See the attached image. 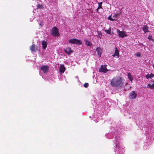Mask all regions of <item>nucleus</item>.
<instances>
[{"label": "nucleus", "mask_w": 154, "mask_h": 154, "mask_svg": "<svg viewBox=\"0 0 154 154\" xmlns=\"http://www.w3.org/2000/svg\"><path fill=\"white\" fill-rule=\"evenodd\" d=\"M115 126L116 125H114L111 128L109 132L106 134V136L109 139H114L112 141L115 144V154H123L125 149L121 143V134L122 132L126 130V129L122 125Z\"/></svg>", "instance_id": "f257e3e1"}, {"label": "nucleus", "mask_w": 154, "mask_h": 154, "mask_svg": "<svg viewBox=\"0 0 154 154\" xmlns=\"http://www.w3.org/2000/svg\"><path fill=\"white\" fill-rule=\"evenodd\" d=\"M104 106V103H103L102 102H99L98 103L96 104L94 109L96 113H97V115H94V118L98 119L99 118V115L103 114V111L106 108ZM99 116H100V115Z\"/></svg>", "instance_id": "f03ea898"}, {"label": "nucleus", "mask_w": 154, "mask_h": 154, "mask_svg": "<svg viewBox=\"0 0 154 154\" xmlns=\"http://www.w3.org/2000/svg\"><path fill=\"white\" fill-rule=\"evenodd\" d=\"M111 83L112 86L117 88L122 87L124 85L123 79L119 76H117L113 79Z\"/></svg>", "instance_id": "7ed1b4c3"}, {"label": "nucleus", "mask_w": 154, "mask_h": 154, "mask_svg": "<svg viewBox=\"0 0 154 154\" xmlns=\"http://www.w3.org/2000/svg\"><path fill=\"white\" fill-rule=\"evenodd\" d=\"M50 33L54 37H58L60 35L59 29L56 27H53L50 30Z\"/></svg>", "instance_id": "20e7f679"}, {"label": "nucleus", "mask_w": 154, "mask_h": 154, "mask_svg": "<svg viewBox=\"0 0 154 154\" xmlns=\"http://www.w3.org/2000/svg\"><path fill=\"white\" fill-rule=\"evenodd\" d=\"M68 42L71 44L79 45H82V43L80 40L75 38H71L69 40Z\"/></svg>", "instance_id": "39448f33"}, {"label": "nucleus", "mask_w": 154, "mask_h": 154, "mask_svg": "<svg viewBox=\"0 0 154 154\" xmlns=\"http://www.w3.org/2000/svg\"><path fill=\"white\" fill-rule=\"evenodd\" d=\"M117 32L118 35L120 37L123 38L127 36V33L125 31H121L118 29L117 31Z\"/></svg>", "instance_id": "423d86ee"}, {"label": "nucleus", "mask_w": 154, "mask_h": 154, "mask_svg": "<svg viewBox=\"0 0 154 154\" xmlns=\"http://www.w3.org/2000/svg\"><path fill=\"white\" fill-rule=\"evenodd\" d=\"M137 94L135 91H132L129 94V98L130 100L134 99L137 97Z\"/></svg>", "instance_id": "0eeeda50"}, {"label": "nucleus", "mask_w": 154, "mask_h": 154, "mask_svg": "<svg viewBox=\"0 0 154 154\" xmlns=\"http://www.w3.org/2000/svg\"><path fill=\"white\" fill-rule=\"evenodd\" d=\"M41 70L39 72L40 75H41V71H42L44 73H47L49 70V67L46 65L42 66L41 68Z\"/></svg>", "instance_id": "6e6552de"}, {"label": "nucleus", "mask_w": 154, "mask_h": 154, "mask_svg": "<svg viewBox=\"0 0 154 154\" xmlns=\"http://www.w3.org/2000/svg\"><path fill=\"white\" fill-rule=\"evenodd\" d=\"M109 70L107 69L106 66L101 65L100 68L99 69V71L100 72L106 73Z\"/></svg>", "instance_id": "1a4fd4ad"}, {"label": "nucleus", "mask_w": 154, "mask_h": 154, "mask_svg": "<svg viewBox=\"0 0 154 154\" xmlns=\"http://www.w3.org/2000/svg\"><path fill=\"white\" fill-rule=\"evenodd\" d=\"M113 29H112L111 27L109 28L108 30L104 29L103 30L108 34L112 35L114 34V32L113 31Z\"/></svg>", "instance_id": "9d476101"}, {"label": "nucleus", "mask_w": 154, "mask_h": 154, "mask_svg": "<svg viewBox=\"0 0 154 154\" xmlns=\"http://www.w3.org/2000/svg\"><path fill=\"white\" fill-rule=\"evenodd\" d=\"M64 51L66 53L69 54H70L73 52V51L71 50V48L70 47L65 48Z\"/></svg>", "instance_id": "9b49d317"}, {"label": "nucleus", "mask_w": 154, "mask_h": 154, "mask_svg": "<svg viewBox=\"0 0 154 154\" xmlns=\"http://www.w3.org/2000/svg\"><path fill=\"white\" fill-rule=\"evenodd\" d=\"M120 16V13H118L114 15L112 17V18L113 20H114V21H118V20L119 19V17Z\"/></svg>", "instance_id": "f8f14e48"}, {"label": "nucleus", "mask_w": 154, "mask_h": 154, "mask_svg": "<svg viewBox=\"0 0 154 154\" xmlns=\"http://www.w3.org/2000/svg\"><path fill=\"white\" fill-rule=\"evenodd\" d=\"M96 51L98 53V56L99 57H100L102 53V49L100 47H98L97 48Z\"/></svg>", "instance_id": "ddd939ff"}, {"label": "nucleus", "mask_w": 154, "mask_h": 154, "mask_svg": "<svg viewBox=\"0 0 154 154\" xmlns=\"http://www.w3.org/2000/svg\"><path fill=\"white\" fill-rule=\"evenodd\" d=\"M65 70L66 68L64 67V65H60L59 69V71L61 73H63L65 71Z\"/></svg>", "instance_id": "4468645a"}, {"label": "nucleus", "mask_w": 154, "mask_h": 154, "mask_svg": "<svg viewBox=\"0 0 154 154\" xmlns=\"http://www.w3.org/2000/svg\"><path fill=\"white\" fill-rule=\"evenodd\" d=\"M112 56L113 57H116V56H117L118 58L119 57V52L116 48L115 53Z\"/></svg>", "instance_id": "2eb2a0df"}, {"label": "nucleus", "mask_w": 154, "mask_h": 154, "mask_svg": "<svg viewBox=\"0 0 154 154\" xmlns=\"http://www.w3.org/2000/svg\"><path fill=\"white\" fill-rule=\"evenodd\" d=\"M42 48L44 49H45L47 47V42L45 40L42 41Z\"/></svg>", "instance_id": "dca6fc26"}, {"label": "nucleus", "mask_w": 154, "mask_h": 154, "mask_svg": "<svg viewBox=\"0 0 154 154\" xmlns=\"http://www.w3.org/2000/svg\"><path fill=\"white\" fill-rule=\"evenodd\" d=\"M142 29L145 33L149 32L148 30V27L146 25H143L142 27Z\"/></svg>", "instance_id": "f3484780"}, {"label": "nucleus", "mask_w": 154, "mask_h": 154, "mask_svg": "<svg viewBox=\"0 0 154 154\" xmlns=\"http://www.w3.org/2000/svg\"><path fill=\"white\" fill-rule=\"evenodd\" d=\"M30 50L32 52H35L36 50L37 49V48H36L35 46L34 45H32L31 46L30 48Z\"/></svg>", "instance_id": "a211bd4d"}, {"label": "nucleus", "mask_w": 154, "mask_h": 154, "mask_svg": "<svg viewBox=\"0 0 154 154\" xmlns=\"http://www.w3.org/2000/svg\"><path fill=\"white\" fill-rule=\"evenodd\" d=\"M153 77H154V74L152 73H151L150 74H148L146 75V78L147 79H152Z\"/></svg>", "instance_id": "6ab92c4d"}, {"label": "nucleus", "mask_w": 154, "mask_h": 154, "mask_svg": "<svg viewBox=\"0 0 154 154\" xmlns=\"http://www.w3.org/2000/svg\"><path fill=\"white\" fill-rule=\"evenodd\" d=\"M127 76H128V78L129 80L131 82L133 80V77H132L130 73H128Z\"/></svg>", "instance_id": "aec40b11"}, {"label": "nucleus", "mask_w": 154, "mask_h": 154, "mask_svg": "<svg viewBox=\"0 0 154 154\" xmlns=\"http://www.w3.org/2000/svg\"><path fill=\"white\" fill-rule=\"evenodd\" d=\"M85 44L87 46H91V43L90 41L87 40H85Z\"/></svg>", "instance_id": "412c9836"}, {"label": "nucleus", "mask_w": 154, "mask_h": 154, "mask_svg": "<svg viewBox=\"0 0 154 154\" xmlns=\"http://www.w3.org/2000/svg\"><path fill=\"white\" fill-rule=\"evenodd\" d=\"M102 2L98 3V7L97 9V12H98V10L100 9H102Z\"/></svg>", "instance_id": "4be33fe9"}, {"label": "nucleus", "mask_w": 154, "mask_h": 154, "mask_svg": "<svg viewBox=\"0 0 154 154\" xmlns=\"http://www.w3.org/2000/svg\"><path fill=\"white\" fill-rule=\"evenodd\" d=\"M99 99H102L104 96V94L102 92L98 95Z\"/></svg>", "instance_id": "5701e85b"}, {"label": "nucleus", "mask_w": 154, "mask_h": 154, "mask_svg": "<svg viewBox=\"0 0 154 154\" xmlns=\"http://www.w3.org/2000/svg\"><path fill=\"white\" fill-rule=\"evenodd\" d=\"M147 88H149L151 89H154V84H152V85L149 84L147 85Z\"/></svg>", "instance_id": "b1692460"}, {"label": "nucleus", "mask_w": 154, "mask_h": 154, "mask_svg": "<svg viewBox=\"0 0 154 154\" xmlns=\"http://www.w3.org/2000/svg\"><path fill=\"white\" fill-rule=\"evenodd\" d=\"M57 0H50V2L53 4H55L57 3Z\"/></svg>", "instance_id": "393cba45"}, {"label": "nucleus", "mask_w": 154, "mask_h": 154, "mask_svg": "<svg viewBox=\"0 0 154 154\" xmlns=\"http://www.w3.org/2000/svg\"><path fill=\"white\" fill-rule=\"evenodd\" d=\"M108 20L112 21H114V20H113V19L112 17V15L109 16V17H108Z\"/></svg>", "instance_id": "a878e982"}, {"label": "nucleus", "mask_w": 154, "mask_h": 154, "mask_svg": "<svg viewBox=\"0 0 154 154\" xmlns=\"http://www.w3.org/2000/svg\"><path fill=\"white\" fill-rule=\"evenodd\" d=\"M43 6L42 5H38L37 8L38 9H43Z\"/></svg>", "instance_id": "bb28decb"}, {"label": "nucleus", "mask_w": 154, "mask_h": 154, "mask_svg": "<svg viewBox=\"0 0 154 154\" xmlns=\"http://www.w3.org/2000/svg\"><path fill=\"white\" fill-rule=\"evenodd\" d=\"M148 39H149V40L151 41H153L154 40L152 38V36L150 35H149L148 38Z\"/></svg>", "instance_id": "cd10ccee"}, {"label": "nucleus", "mask_w": 154, "mask_h": 154, "mask_svg": "<svg viewBox=\"0 0 154 154\" xmlns=\"http://www.w3.org/2000/svg\"><path fill=\"white\" fill-rule=\"evenodd\" d=\"M38 24H39V25L41 27L43 26H44L43 22L42 21H41L40 22V23H38Z\"/></svg>", "instance_id": "c85d7f7f"}, {"label": "nucleus", "mask_w": 154, "mask_h": 154, "mask_svg": "<svg viewBox=\"0 0 154 154\" xmlns=\"http://www.w3.org/2000/svg\"><path fill=\"white\" fill-rule=\"evenodd\" d=\"M88 85H89L88 83H85L84 84V86L85 88H87L88 87Z\"/></svg>", "instance_id": "c756f323"}, {"label": "nucleus", "mask_w": 154, "mask_h": 154, "mask_svg": "<svg viewBox=\"0 0 154 154\" xmlns=\"http://www.w3.org/2000/svg\"><path fill=\"white\" fill-rule=\"evenodd\" d=\"M135 55L137 57L140 56V54L139 52H137L135 54Z\"/></svg>", "instance_id": "7c9ffc66"}, {"label": "nucleus", "mask_w": 154, "mask_h": 154, "mask_svg": "<svg viewBox=\"0 0 154 154\" xmlns=\"http://www.w3.org/2000/svg\"><path fill=\"white\" fill-rule=\"evenodd\" d=\"M97 33L98 34L100 35H101V34H102V33H101V31H97Z\"/></svg>", "instance_id": "2f4dec72"}, {"label": "nucleus", "mask_w": 154, "mask_h": 154, "mask_svg": "<svg viewBox=\"0 0 154 154\" xmlns=\"http://www.w3.org/2000/svg\"><path fill=\"white\" fill-rule=\"evenodd\" d=\"M99 37L100 38H101V37H102V34H101V35H100V36Z\"/></svg>", "instance_id": "473e14b6"}, {"label": "nucleus", "mask_w": 154, "mask_h": 154, "mask_svg": "<svg viewBox=\"0 0 154 154\" xmlns=\"http://www.w3.org/2000/svg\"><path fill=\"white\" fill-rule=\"evenodd\" d=\"M75 78L76 79H78V76H76L75 77Z\"/></svg>", "instance_id": "72a5a7b5"}, {"label": "nucleus", "mask_w": 154, "mask_h": 154, "mask_svg": "<svg viewBox=\"0 0 154 154\" xmlns=\"http://www.w3.org/2000/svg\"><path fill=\"white\" fill-rule=\"evenodd\" d=\"M152 66H153V68H154V64H153Z\"/></svg>", "instance_id": "f704fd0d"}, {"label": "nucleus", "mask_w": 154, "mask_h": 154, "mask_svg": "<svg viewBox=\"0 0 154 154\" xmlns=\"http://www.w3.org/2000/svg\"><path fill=\"white\" fill-rule=\"evenodd\" d=\"M98 122V121H97V122H96H96Z\"/></svg>", "instance_id": "c9c22d12"}, {"label": "nucleus", "mask_w": 154, "mask_h": 154, "mask_svg": "<svg viewBox=\"0 0 154 154\" xmlns=\"http://www.w3.org/2000/svg\"><path fill=\"white\" fill-rule=\"evenodd\" d=\"M97 37L98 36V35H97Z\"/></svg>", "instance_id": "e433bc0d"}, {"label": "nucleus", "mask_w": 154, "mask_h": 154, "mask_svg": "<svg viewBox=\"0 0 154 154\" xmlns=\"http://www.w3.org/2000/svg\"><path fill=\"white\" fill-rule=\"evenodd\" d=\"M78 81L80 82V81L79 80H78Z\"/></svg>", "instance_id": "4c0bfd02"}]
</instances>
